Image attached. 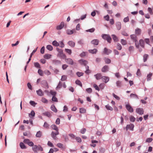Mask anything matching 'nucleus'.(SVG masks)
Wrapping results in <instances>:
<instances>
[{"mask_svg": "<svg viewBox=\"0 0 153 153\" xmlns=\"http://www.w3.org/2000/svg\"><path fill=\"white\" fill-rule=\"evenodd\" d=\"M32 149L33 151L34 152H36L37 151H43V149L42 148L40 145L38 146L37 145L33 146L32 147Z\"/></svg>", "mask_w": 153, "mask_h": 153, "instance_id": "obj_2", "label": "nucleus"}, {"mask_svg": "<svg viewBox=\"0 0 153 153\" xmlns=\"http://www.w3.org/2000/svg\"><path fill=\"white\" fill-rule=\"evenodd\" d=\"M36 93L39 96H42L44 95V93L41 89H39L37 91Z\"/></svg>", "mask_w": 153, "mask_h": 153, "instance_id": "obj_18", "label": "nucleus"}, {"mask_svg": "<svg viewBox=\"0 0 153 153\" xmlns=\"http://www.w3.org/2000/svg\"><path fill=\"white\" fill-rule=\"evenodd\" d=\"M135 33L136 35H140L141 33V30L140 29L137 28L135 29Z\"/></svg>", "mask_w": 153, "mask_h": 153, "instance_id": "obj_8", "label": "nucleus"}, {"mask_svg": "<svg viewBox=\"0 0 153 153\" xmlns=\"http://www.w3.org/2000/svg\"><path fill=\"white\" fill-rule=\"evenodd\" d=\"M75 139L77 141L78 143H81L82 142V140L81 138L79 137H75Z\"/></svg>", "mask_w": 153, "mask_h": 153, "instance_id": "obj_55", "label": "nucleus"}, {"mask_svg": "<svg viewBox=\"0 0 153 153\" xmlns=\"http://www.w3.org/2000/svg\"><path fill=\"white\" fill-rule=\"evenodd\" d=\"M38 72L39 75L41 76H43V72L42 70L40 69H39L38 70Z\"/></svg>", "mask_w": 153, "mask_h": 153, "instance_id": "obj_53", "label": "nucleus"}, {"mask_svg": "<svg viewBox=\"0 0 153 153\" xmlns=\"http://www.w3.org/2000/svg\"><path fill=\"white\" fill-rule=\"evenodd\" d=\"M64 26V23L62 22L59 25L57 26L56 27V29L57 30H59L62 29Z\"/></svg>", "mask_w": 153, "mask_h": 153, "instance_id": "obj_14", "label": "nucleus"}, {"mask_svg": "<svg viewBox=\"0 0 153 153\" xmlns=\"http://www.w3.org/2000/svg\"><path fill=\"white\" fill-rule=\"evenodd\" d=\"M109 67L108 65H105L102 68L101 71L103 72H105L108 71Z\"/></svg>", "mask_w": 153, "mask_h": 153, "instance_id": "obj_12", "label": "nucleus"}, {"mask_svg": "<svg viewBox=\"0 0 153 153\" xmlns=\"http://www.w3.org/2000/svg\"><path fill=\"white\" fill-rule=\"evenodd\" d=\"M42 135V133L40 131H38L36 135V137H40Z\"/></svg>", "mask_w": 153, "mask_h": 153, "instance_id": "obj_29", "label": "nucleus"}, {"mask_svg": "<svg viewBox=\"0 0 153 153\" xmlns=\"http://www.w3.org/2000/svg\"><path fill=\"white\" fill-rule=\"evenodd\" d=\"M56 146L59 148H63V145L62 144L59 143L57 144Z\"/></svg>", "mask_w": 153, "mask_h": 153, "instance_id": "obj_59", "label": "nucleus"}, {"mask_svg": "<svg viewBox=\"0 0 153 153\" xmlns=\"http://www.w3.org/2000/svg\"><path fill=\"white\" fill-rule=\"evenodd\" d=\"M91 143L93 144H91L90 146H91L95 147L96 146V144H94V143H98V141L96 140H92L91 141Z\"/></svg>", "mask_w": 153, "mask_h": 153, "instance_id": "obj_25", "label": "nucleus"}, {"mask_svg": "<svg viewBox=\"0 0 153 153\" xmlns=\"http://www.w3.org/2000/svg\"><path fill=\"white\" fill-rule=\"evenodd\" d=\"M50 93L53 96H55L56 94V92L53 90H51Z\"/></svg>", "mask_w": 153, "mask_h": 153, "instance_id": "obj_57", "label": "nucleus"}, {"mask_svg": "<svg viewBox=\"0 0 153 153\" xmlns=\"http://www.w3.org/2000/svg\"><path fill=\"white\" fill-rule=\"evenodd\" d=\"M136 112L140 115H142L143 114L144 111L142 108H138L136 109Z\"/></svg>", "mask_w": 153, "mask_h": 153, "instance_id": "obj_11", "label": "nucleus"}, {"mask_svg": "<svg viewBox=\"0 0 153 153\" xmlns=\"http://www.w3.org/2000/svg\"><path fill=\"white\" fill-rule=\"evenodd\" d=\"M152 74L151 73H150L148 74L147 77V81L151 80V77L152 76Z\"/></svg>", "mask_w": 153, "mask_h": 153, "instance_id": "obj_22", "label": "nucleus"}, {"mask_svg": "<svg viewBox=\"0 0 153 153\" xmlns=\"http://www.w3.org/2000/svg\"><path fill=\"white\" fill-rule=\"evenodd\" d=\"M23 142L24 143L27 144L29 146H33L34 145L33 143L32 142L30 141L28 139H24Z\"/></svg>", "mask_w": 153, "mask_h": 153, "instance_id": "obj_4", "label": "nucleus"}, {"mask_svg": "<svg viewBox=\"0 0 153 153\" xmlns=\"http://www.w3.org/2000/svg\"><path fill=\"white\" fill-rule=\"evenodd\" d=\"M51 55L49 54H46L44 56V58L46 59H48L51 58Z\"/></svg>", "mask_w": 153, "mask_h": 153, "instance_id": "obj_23", "label": "nucleus"}, {"mask_svg": "<svg viewBox=\"0 0 153 153\" xmlns=\"http://www.w3.org/2000/svg\"><path fill=\"white\" fill-rule=\"evenodd\" d=\"M63 84L60 81L59 83L58 86H57L56 88H60L62 87Z\"/></svg>", "mask_w": 153, "mask_h": 153, "instance_id": "obj_49", "label": "nucleus"}, {"mask_svg": "<svg viewBox=\"0 0 153 153\" xmlns=\"http://www.w3.org/2000/svg\"><path fill=\"white\" fill-rule=\"evenodd\" d=\"M130 121L132 122H134L135 120V118L132 116H131L130 117Z\"/></svg>", "mask_w": 153, "mask_h": 153, "instance_id": "obj_58", "label": "nucleus"}, {"mask_svg": "<svg viewBox=\"0 0 153 153\" xmlns=\"http://www.w3.org/2000/svg\"><path fill=\"white\" fill-rule=\"evenodd\" d=\"M51 110L55 112L56 113L57 112V110L54 105H51Z\"/></svg>", "mask_w": 153, "mask_h": 153, "instance_id": "obj_24", "label": "nucleus"}, {"mask_svg": "<svg viewBox=\"0 0 153 153\" xmlns=\"http://www.w3.org/2000/svg\"><path fill=\"white\" fill-rule=\"evenodd\" d=\"M105 107L108 110H109L111 111L113 110V108L111 106H110L109 105H106Z\"/></svg>", "mask_w": 153, "mask_h": 153, "instance_id": "obj_41", "label": "nucleus"}, {"mask_svg": "<svg viewBox=\"0 0 153 153\" xmlns=\"http://www.w3.org/2000/svg\"><path fill=\"white\" fill-rule=\"evenodd\" d=\"M102 37L103 39L107 40L109 43L111 42V39L109 35L107 34H103L102 35Z\"/></svg>", "mask_w": 153, "mask_h": 153, "instance_id": "obj_3", "label": "nucleus"}, {"mask_svg": "<svg viewBox=\"0 0 153 153\" xmlns=\"http://www.w3.org/2000/svg\"><path fill=\"white\" fill-rule=\"evenodd\" d=\"M140 44L141 46L143 48L144 47V42L143 39H140L139 41Z\"/></svg>", "mask_w": 153, "mask_h": 153, "instance_id": "obj_26", "label": "nucleus"}, {"mask_svg": "<svg viewBox=\"0 0 153 153\" xmlns=\"http://www.w3.org/2000/svg\"><path fill=\"white\" fill-rule=\"evenodd\" d=\"M67 76L65 75H63L62 76V78L61 79V80L62 81H64L66 80L67 79Z\"/></svg>", "mask_w": 153, "mask_h": 153, "instance_id": "obj_50", "label": "nucleus"}, {"mask_svg": "<svg viewBox=\"0 0 153 153\" xmlns=\"http://www.w3.org/2000/svg\"><path fill=\"white\" fill-rule=\"evenodd\" d=\"M65 61L67 62V63L69 64L72 65L74 64V62L73 60L71 59V58L65 59Z\"/></svg>", "mask_w": 153, "mask_h": 153, "instance_id": "obj_9", "label": "nucleus"}, {"mask_svg": "<svg viewBox=\"0 0 153 153\" xmlns=\"http://www.w3.org/2000/svg\"><path fill=\"white\" fill-rule=\"evenodd\" d=\"M75 82H76V84H77V85H79L81 87H82V85L81 83V82L79 80H76V81Z\"/></svg>", "mask_w": 153, "mask_h": 153, "instance_id": "obj_48", "label": "nucleus"}, {"mask_svg": "<svg viewBox=\"0 0 153 153\" xmlns=\"http://www.w3.org/2000/svg\"><path fill=\"white\" fill-rule=\"evenodd\" d=\"M48 146L51 147H53L54 145L50 141H48Z\"/></svg>", "mask_w": 153, "mask_h": 153, "instance_id": "obj_61", "label": "nucleus"}, {"mask_svg": "<svg viewBox=\"0 0 153 153\" xmlns=\"http://www.w3.org/2000/svg\"><path fill=\"white\" fill-rule=\"evenodd\" d=\"M65 51L69 54H71V49H65Z\"/></svg>", "mask_w": 153, "mask_h": 153, "instance_id": "obj_54", "label": "nucleus"}, {"mask_svg": "<svg viewBox=\"0 0 153 153\" xmlns=\"http://www.w3.org/2000/svg\"><path fill=\"white\" fill-rule=\"evenodd\" d=\"M91 43L92 44L95 45H97L99 43V40L98 39H94L92 40Z\"/></svg>", "mask_w": 153, "mask_h": 153, "instance_id": "obj_17", "label": "nucleus"}, {"mask_svg": "<svg viewBox=\"0 0 153 153\" xmlns=\"http://www.w3.org/2000/svg\"><path fill=\"white\" fill-rule=\"evenodd\" d=\"M112 51L111 50L108 49L106 48H104V51H103L104 53L108 55Z\"/></svg>", "mask_w": 153, "mask_h": 153, "instance_id": "obj_15", "label": "nucleus"}, {"mask_svg": "<svg viewBox=\"0 0 153 153\" xmlns=\"http://www.w3.org/2000/svg\"><path fill=\"white\" fill-rule=\"evenodd\" d=\"M43 115L46 116L48 117H50L51 116V114L49 112H45V113H43Z\"/></svg>", "mask_w": 153, "mask_h": 153, "instance_id": "obj_33", "label": "nucleus"}, {"mask_svg": "<svg viewBox=\"0 0 153 153\" xmlns=\"http://www.w3.org/2000/svg\"><path fill=\"white\" fill-rule=\"evenodd\" d=\"M86 91L88 93H90L92 92V89L91 88L86 89Z\"/></svg>", "mask_w": 153, "mask_h": 153, "instance_id": "obj_64", "label": "nucleus"}, {"mask_svg": "<svg viewBox=\"0 0 153 153\" xmlns=\"http://www.w3.org/2000/svg\"><path fill=\"white\" fill-rule=\"evenodd\" d=\"M47 49L50 51H51L53 49L52 46L51 45H48L46 46Z\"/></svg>", "mask_w": 153, "mask_h": 153, "instance_id": "obj_39", "label": "nucleus"}, {"mask_svg": "<svg viewBox=\"0 0 153 153\" xmlns=\"http://www.w3.org/2000/svg\"><path fill=\"white\" fill-rule=\"evenodd\" d=\"M88 51L90 53L92 54H96L97 51V50L96 49H93L89 50Z\"/></svg>", "mask_w": 153, "mask_h": 153, "instance_id": "obj_20", "label": "nucleus"}, {"mask_svg": "<svg viewBox=\"0 0 153 153\" xmlns=\"http://www.w3.org/2000/svg\"><path fill=\"white\" fill-rule=\"evenodd\" d=\"M102 80L103 82L106 83L109 81V78L107 76H102Z\"/></svg>", "mask_w": 153, "mask_h": 153, "instance_id": "obj_16", "label": "nucleus"}, {"mask_svg": "<svg viewBox=\"0 0 153 153\" xmlns=\"http://www.w3.org/2000/svg\"><path fill=\"white\" fill-rule=\"evenodd\" d=\"M52 45L56 47H57L59 46V43L58 42L56 41H54L52 42Z\"/></svg>", "mask_w": 153, "mask_h": 153, "instance_id": "obj_35", "label": "nucleus"}, {"mask_svg": "<svg viewBox=\"0 0 153 153\" xmlns=\"http://www.w3.org/2000/svg\"><path fill=\"white\" fill-rule=\"evenodd\" d=\"M76 32L75 29H74L72 30H68L66 31L67 34L68 35L72 34L74 32Z\"/></svg>", "mask_w": 153, "mask_h": 153, "instance_id": "obj_19", "label": "nucleus"}, {"mask_svg": "<svg viewBox=\"0 0 153 153\" xmlns=\"http://www.w3.org/2000/svg\"><path fill=\"white\" fill-rule=\"evenodd\" d=\"M95 30V29L94 28H92L90 29H88V30H86V32H89L91 33L93 32Z\"/></svg>", "mask_w": 153, "mask_h": 153, "instance_id": "obj_52", "label": "nucleus"}, {"mask_svg": "<svg viewBox=\"0 0 153 153\" xmlns=\"http://www.w3.org/2000/svg\"><path fill=\"white\" fill-rule=\"evenodd\" d=\"M134 127V125L133 124H131L127 125L126 129V131H127L128 129H130V130L133 131V130Z\"/></svg>", "mask_w": 153, "mask_h": 153, "instance_id": "obj_7", "label": "nucleus"}, {"mask_svg": "<svg viewBox=\"0 0 153 153\" xmlns=\"http://www.w3.org/2000/svg\"><path fill=\"white\" fill-rule=\"evenodd\" d=\"M94 76L96 79L98 80L102 79V74L100 73H98L94 75Z\"/></svg>", "mask_w": 153, "mask_h": 153, "instance_id": "obj_10", "label": "nucleus"}, {"mask_svg": "<svg viewBox=\"0 0 153 153\" xmlns=\"http://www.w3.org/2000/svg\"><path fill=\"white\" fill-rule=\"evenodd\" d=\"M51 128L55 130H58V128L55 125H52L51 126Z\"/></svg>", "mask_w": 153, "mask_h": 153, "instance_id": "obj_37", "label": "nucleus"}, {"mask_svg": "<svg viewBox=\"0 0 153 153\" xmlns=\"http://www.w3.org/2000/svg\"><path fill=\"white\" fill-rule=\"evenodd\" d=\"M68 44L72 47H74L75 45V43L72 41H69L68 43Z\"/></svg>", "mask_w": 153, "mask_h": 153, "instance_id": "obj_21", "label": "nucleus"}, {"mask_svg": "<svg viewBox=\"0 0 153 153\" xmlns=\"http://www.w3.org/2000/svg\"><path fill=\"white\" fill-rule=\"evenodd\" d=\"M116 25L117 29L120 30L121 28V23L120 22H117L116 23Z\"/></svg>", "mask_w": 153, "mask_h": 153, "instance_id": "obj_13", "label": "nucleus"}, {"mask_svg": "<svg viewBox=\"0 0 153 153\" xmlns=\"http://www.w3.org/2000/svg\"><path fill=\"white\" fill-rule=\"evenodd\" d=\"M42 101L45 103H47L48 102V101L47 99L44 97H42L41 100Z\"/></svg>", "mask_w": 153, "mask_h": 153, "instance_id": "obj_46", "label": "nucleus"}, {"mask_svg": "<svg viewBox=\"0 0 153 153\" xmlns=\"http://www.w3.org/2000/svg\"><path fill=\"white\" fill-rule=\"evenodd\" d=\"M105 85L104 83H101L99 85V88L100 89H104L105 87Z\"/></svg>", "mask_w": 153, "mask_h": 153, "instance_id": "obj_44", "label": "nucleus"}, {"mask_svg": "<svg viewBox=\"0 0 153 153\" xmlns=\"http://www.w3.org/2000/svg\"><path fill=\"white\" fill-rule=\"evenodd\" d=\"M56 50L58 52L57 56L60 57L61 59H64L66 58V55L63 53V51L61 49H60L58 48H56Z\"/></svg>", "mask_w": 153, "mask_h": 153, "instance_id": "obj_1", "label": "nucleus"}, {"mask_svg": "<svg viewBox=\"0 0 153 153\" xmlns=\"http://www.w3.org/2000/svg\"><path fill=\"white\" fill-rule=\"evenodd\" d=\"M19 145L20 147L22 149H25L26 148L25 144L22 142H21Z\"/></svg>", "mask_w": 153, "mask_h": 153, "instance_id": "obj_38", "label": "nucleus"}, {"mask_svg": "<svg viewBox=\"0 0 153 153\" xmlns=\"http://www.w3.org/2000/svg\"><path fill=\"white\" fill-rule=\"evenodd\" d=\"M86 68V70L85 71V73L86 74H88L89 73H90V70H89V67L88 66H85Z\"/></svg>", "mask_w": 153, "mask_h": 153, "instance_id": "obj_47", "label": "nucleus"}, {"mask_svg": "<svg viewBox=\"0 0 153 153\" xmlns=\"http://www.w3.org/2000/svg\"><path fill=\"white\" fill-rule=\"evenodd\" d=\"M34 66L37 68H40V66L39 63L38 62H35L34 63Z\"/></svg>", "mask_w": 153, "mask_h": 153, "instance_id": "obj_51", "label": "nucleus"}, {"mask_svg": "<svg viewBox=\"0 0 153 153\" xmlns=\"http://www.w3.org/2000/svg\"><path fill=\"white\" fill-rule=\"evenodd\" d=\"M121 44L123 45H125L127 44V42L126 40L123 39H121Z\"/></svg>", "mask_w": 153, "mask_h": 153, "instance_id": "obj_40", "label": "nucleus"}, {"mask_svg": "<svg viewBox=\"0 0 153 153\" xmlns=\"http://www.w3.org/2000/svg\"><path fill=\"white\" fill-rule=\"evenodd\" d=\"M35 115V112L33 111H32L30 114H29V116L30 117V115L32 117H34Z\"/></svg>", "mask_w": 153, "mask_h": 153, "instance_id": "obj_56", "label": "nucleus"}, {"mask_svg": "<svg viewBox=\"0 0 153 153\" xmlns=\"http://www.w3.org/2000/svg\"><path fill=\"white\" fill-rule=\"evenodd\" d=\"M104 60L105 63L106 64H109L111 62V60L108 58H105Z\"/></svg>", "mask_w": 153, "mask_h": 153, "instance_id": "obj_31", "label": "nucleus"}, {"mask_svg": "<svg viewBox=\"0 0 153 153\" xmlns=\"http://www.w3.org/2000/svg\"><path fill=\"white\" fill-rule=\"evenodd\" d=\"M30 104L31 105H32L33 106H35L36 105V103H35V102H34V101H32V100H31L30 102Z\"/></svg>", "mask_w": 153, "mask_h": 153, "instance_id": "obj_63", "label": "nucleus"}, {"mask_svg": "<svg viewBox=\"0 0 153 153\" xmlns=\"http://www.w3.org/2000/svg\"><path fill=\"white\" fill-rule=\"evenodd\" d=\"M76 74L78 76L80 77L81 76H83V73L82 72H78L76 73Z\"/></svg>", "mask_w": 153, "mask_h": 153, "instance_id": "obj_62", "label": "nucleus"}, {"mask_svg": "<svg viewBox=\"0 0 153 153\" xmlns=\"http://www.w3.org/2000/svg\"><path fill=\"white\" fill-rule=\"evenodd\" d=\"M80 63L84 65H86L88 63L87 61L83 60V59L81 60L80 61Z\"/></svg>", "mask_w": 153, "mask_h": 153, "instance_id": "obj_36", "label": "nucleus"}, {"mask_svg": "<svg viewBox=\"0 0 153 153\" xmlns=\"http://www.w3.org/2000/svg\"><path fill=\"white\" fill-rule=\"evenodd\" d=\"M130 37L131 40L134 42H137V38L135 34H132L130 35Z\"/></svg>", "mask_w": 153, "mask_h": 153, "instance_id": "obj_6", "label": "nucleus"}, {"mask_svg": "<svg viewBox=\"0 0 153 153\" xmlns=\"http://www.w3.org/2000/svg\"><path fill=\"white\" fill-rule=\"evenodd\" d=\"M56 135L55 133H54L53 131H52L51 133V136L52 138L54 139V140H56L57 137L56 136Z\"/></svg>", "mask_w": 153, "mask_h": 153, "instance_id": "obj_43", "label": "nucleus"}, {"mask_svg": "<svg viewBox=\"0 0 153 153\" xmlns=\"http://www.w3.org/2000/svg\"><path fill=\"white\" fill-rule=\"evenodd\" d=\"M149 57L148 55L147 54H145L143 56V60L144 62H146L148 59Z\"/></svg>", "mask_w": 153, "mask_h": 153, "instance_id": "obj_30", "label": "nucleus"}, {"mask_svg": "<svg viewBox=\"0 0 153 153\" xmlns=\"http://www.w3.org/2000/svg\"><path fill=\"white\" fill-rule=\"evenodd\" d=\"M78 43L82 46L84 44V41L82 40H80L78 42Z\"/></svg>", "mask_w": 153, "mask_h": 153, "instance_id": "obj_60", "label": "nucleus"}, {"mask_svg": "<svg viewBox=\"0 0 153 153\" xmlns=\"http://www.w3.org/2000/svg\"><path fill=\"white\" fill-rule=\"evenodd\" d=\"M130 97L132 98H138L137 95L135 94H131L130 95Z\"/></svg>", "mask_w": 153, "mask_h": 153, "instance_id": "obj_32", "label": "nucleus"}, {"mask_svg": "<svg viewBox=\"0 0 153 153\" xmlns=\"http://www.w3.org/2000/svg\"><path fill=\"white\" fill-rule=\"evenodd\" d=\"M117 86L118 87H120L122 85V82L120 81H118L116 82Z\"/></svg>", "mask_w": 153, "mask_h": 153, "instance_id": "obj_34", "label": "nucleus"}, {"mask_svg": "<svg viewBox=\"0 0 153 153\" xmlns=\"http://www.w3.org/2000/svg\"><path fill=\"white\" fill-rule=\"evenodd\" d=\"M93 87L94 88H95V89L98 91H99L100 90V88L98 86V85L95 84H94L93 85Z\"/></svg>", "mask_w": 153, "mask_h": 153, "instance_id": "obj_42", "label": "nucleus"}, {"mask_svg": "<svg viewBox=\"0 0 153 153\" xmlns=\"http://www.w3.org/2000/svg\"><path fill=\"white\" fill-rule=\"evenodd\" d=\"M111 36L114 42H117L118 41V38L115 35L113 34L111 35Z\"/></svg>", "mask_w": 153, "mask_h": 153, "instance_id": "obj_27", "label": "nucleus"}, {"mask_svg": "<svg viewBox=\"0 0 153 153\" xmlns=\"http://www.w3.org/2000/svg\"><path fill=\"white\" fill-rule=\"evenodd\" d=\"M116 48L118 50H120L122 49V47L120 44L118 43L117 44Z\"/></svg>", "mask_w": 153, "mask_h": 153, "instance_id": "obj_45", "label": "nucleus"}, {"mask_svg": "<svg viewBox=\"0 0 153 153\" xmlns=\"http://www.w3.org/2000/svg\"><path fill=\"white\" fill-rule=\"evenodd\" d=\"M126 107L127 110L130 112H133L134 111L133 109L131 106L129 104H126Z\"/></svg>", "mask_w": 153, "mask_h": 153, "instance_id": "obj_5", "label": "nucleus"}, {"mask_svg": "<svg viewBox=\"0 0 153 153\" xmlns=\"http://www.w3.org/2000/svg\"><path fill=\"white\" fill-rule=\"evenodd\" d=\"M79 112L82 114L85 113L86 112V109L83 108H80Z\"/></svg>", "mask_w": 153, "mask_h": 153, "instance_id": "obj_28", "label": "nucleus"}]
</instances>
